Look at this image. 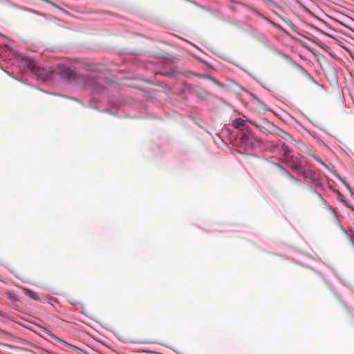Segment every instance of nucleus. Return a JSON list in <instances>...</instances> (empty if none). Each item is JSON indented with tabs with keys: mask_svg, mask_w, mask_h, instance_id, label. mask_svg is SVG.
I'll return each instance as SVG.
<instances>
[{
	"mask_svg": "<svg viewBox=\"0 0 354 354\" xmlns=\"http://www.w3.org/2000/svg\"><path fill=\"white\" fill-rule=\"evenodd\" d=\"M241 140L242 144L251 148L260 147L262 144V140L252 132L248 127L243 129Z\"/></svg>",
	"mask_w": 354,
	"mask_h": 354,
	"instance_id": "1",
	"label": "nucleus"
},
{
	"mask_svg": "<svg viewBox=\"0 0 354 354\" xmlns=\"http://www.w3.org/2000/svg\"><path fill=\"white\" fill-rule=\"evenodd\" d=\"M282 160L283 162L292 171L297 172L298 174L303 175L306 178L307 177L303 170L301 161L298 158L290 155L285 158H282Z\"/></svg>",
	"mask_w": 354,
	"mask_h": 354,
	"instance_id": "2",
	"label": "nucleus"
},
{
	"mask_svg": "<svg viewBox=\"0 0 354 354\" xmlns=\"http://www.w3.org/2000/svg\"><path fill=\"white\" fill-rule=\"evenodd\" d=\"M189 91L201 99H205L208 96V92L198 85H192L189 87Z\"/></svg>",
	"mask_w": 354,
	"mask_h": 354,
	"instance_id": "3",
	"label": "nucleus"
},
{
	"mask_svg": "<svg viewBox=\"0 0 354 354\" xmlns=\"http://www.w3.org/2000/svg\"><path fill=\"white\" fill-rule=\"evenodd\" d=\"M46 334L51 338H53V339L55 340H57V342L62 343V344L76 351L77 352L80 353H82V354H86V352H84V351H82L81 348L74 346V345H72L61 339H59V337H57L55 335H54L53 333H52L51 332L47 330L46 331Z\"/></svg>",
	"mask_w": 354,
	"mask_h": 354,
	"instance_id": "4",
	"label": "nucleus"
},
{
	"mask_svg": "<svg viewBox=\"0 0 354 354\" xmlns=\"http://www.w3.org/2000/svg\"><path fill=\"white\" fill-rule=\"evenodd\" d=\"M24 291L25 295L31 299L37 301H41L40 296L37 292L27 288H24Z\"/></svg>",
	"mask_w": 354,
	"mask_h": 354,
	"instance_id": "5",
	"label": "nucleus"
},
{
	"mask_svg": "<svg viewBox=\"0 0 354 354\" xmlns=\"http://www.w3.org/2000/svg\"><path fill=\"white\" fill-rule=\"evenodd\" d=\"M335 176L343 183V185L350 191L351 194H353V191L349 183L345 180V178H342L337 172L335 171Z\"/></svg>",
	"mask_w": 354,
	"mask_h": 354,
	"instance_id": "6",
	"label": "nucleus"
},
{
	"mask_svg": "<svg viewBox=\"0 0 354 354\" xmlns=\"http://www.w3.org/2000/svg\"><path fill=\"white\" fill-rule=\"evenodd\" d=\"M277 135L286 140H293L292 137L289 133H288L287 132L284 131L282 129L278 130Z\"/></svg>",
	"mask_w": 354,
	"mask_h": 354,
	"instance_id": "7",
	"label": "nucleus"
},
{
	"mask_svg": "<svg viewBox=\"0 0 354 354\" xmlns=\"http://www.w3.org/2000/svg\"><path fill=\"white\" fill-rule=\"evenodd\" d=\"M233 126L235 127V128H239L241 127H244L245 124V120H242L241 118H236L234 121H233Z\"/></svg>",
	"mask_w": 354,
	"mask_h": 354,
	"instance_id": "8",
	"label": "nucleus"
},
{
	"mask_svg": "<svg viewBox=\"0 0 354 354\" xmlns=\"http://www.w3.org/2000/svg\"><path fill=\"white\" fill-rule=\"evenodd\" d=\"M281 149L283 151V158L290 156L289 153L290 152V148L285 143H282Z\"/></svg>",
	"mask_w": 354,
	"mask_h": 354,
	"instance_id": "9",
	"label": "nucleus"
},
{
	"mask_svg": "<svg viewBox=\"0 0 354 354\" xmlns=\"http://www.w3.org/2000/svg\"><path fill=\"white\" fill-rule=\"evenodd\" d=\"M308 153L315 160H316L318 162L326 167V165L322 160V159L316 156L311 150L308 151Z\"/></svg>",
	"mask_w": 354,
	"mask_h": 354,
	"instance_id": "10",
	"label": "nucleus"
},
{
	"mask_svg": "<svg viewBox=\"0 0 354 354\" xmlns=\"http://www.w3.org/2000/svg\"><path fill=\"white\" fill-rule=\"evenodd\" d=\"M284 172L287 175V176L293 182H295L297 183H299L300 180L297 179V178L294 177L292 174H290L287 170L283 169Z\"/></svg>",
	"mask_w": 354,
	"mask_h": 354,
	"instance_id": "11",
	"label": "nucleus"
},
{
	"mask_svg": "<svg viewBox=\"0 0 354 354\" xmlns=\"http://www.w3.org/2000/svg\"><path fill=\"white\" fill-rule=\"evenodd\" d=\"M7 295H8V298L11 300V301H13L15 299V297L14 295H12L11 292H8L7 293Z\"/></svg>",
	"mask_w": 354,
	"mask_h": 354,
	"instance_id": "12",
	"label": "nucleus"
},
{
	"mask_svg": "<svg viewBox=\"0 0 354 354\" xmlns=\"http://www.w3.org/2000/svg\"><path fill=\"white\" fill-rule=\"evenodd\" d=\"M279 147L277 144L270 143L269 147H270V149L277 148Z\"/></svg>",
	"mask_w": 354,
	"mask_h": 354,
	"instance_id": "13",
	"label": "nucleus"
},
{
	"mask_svg": "<svg viewBox=\"0 0 354 354\" xmlns=\"http://www.w3.org/2000/svg\"><path fill=\"white\" fill-rule=\"evenodd\" d=\"M250 122L252 124H253V125L256 126L257 127H258V128H259V129H261V127L260 126H259V125H258L255 122H254V121H250Z\"/></svg>",
	"mask_w": 354,
	"mask_h": 354,
	"instance_id": "14",
	"label": "nucleus"
},
{
	"mask_svg": "<svg viewBox=\"0 0 354 354\" xmlns=\"http://www.w3.org/2000/svg\"><path fill=\"white\" fill-rule=\"evenodd\" d=\"M253 97L258 103H261V101L257 97L254 96Z\"/></svg>",
	"mask_w": 354,
	"mask_h": 354,
	"instance_id": "15",
	"label": "nucleus"
}]
</instances>
